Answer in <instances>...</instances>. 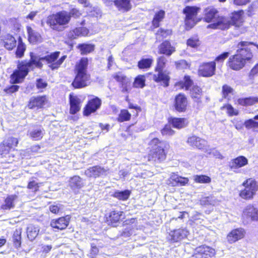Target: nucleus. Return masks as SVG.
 Listing matches in <instances>:
<instances>
[{
	"mask_svg": "<svg viewBox=\"0 0 258 258\" xmlns=\"http://www.w3.org/2000/svg\"><path fill=\"white\" fill-rule=\"evenodd\" d=\"M249 44L247 41H241L238 44L236 54L231 56L228 59V66L231 69L240 70L251 60L253 54L249 47Z\"/></svg>",
	"mask_w": 258,
	"mask_h": 258,
	"instance_id": "f257e3e1",
	"label": "nucleus"
},
{
	"mask_svg": "<svg viewBox=\"0 0 258 258\" xmlns=\"http://www.w3.org/2000/svg\"><path fill=\"white\" fill-rule=\"evenodd\" d=\"M30 60L29 61H22L19 62L18 70L15 71L11 75V81L13 83H19L28 74L30 70H32L34 67L41 68L42 63L39 61V56L33 53L30 54Z\"/></svg>",
	"mask_w": 258,
	"mask_h": 258,
	"instance_id": "f03ea898",
	"label": "nucleus"
},
{
	"mask_svg": "<svg viewBox=\"0 0 258 258\" xmlns=\"http://www.w3.org/2000/svg\"><path fill=\"white\" fill-rule=\"evenodd\" d=\"M218 13V11L214 8L209 7L205 10V21L208 23L214 22L209 25L208 27L221 30L228 29L230 26L229 21L227 18L219 17Z\"/></svg>",
	"mask_w": 258,
	"mask_h": 258,
	"instance_id": "7ed1b4c3",
	"label": "nucleus"
},
{
	"mask_svg": "<svg viewBox=\"0 0 258 258\" xmlns=\"http://www.w3.org/2000/svg\"><path fill=\"white\" fill-rule=\"evenodd\" d=\"M150 152L149 154V160L160 162L166 158L164 148H166V143L161 141L157 138L151 140L149 144Z\"/></svg>",
	"mask_w": 258,
	"mask_h": 258,
	"instance_id": "20e7f679",
	"label": "nucleus"
},
{
	"mask_svg": "<svg viewBox=\"0 0 258 258\" xmlns=\"http://www.w3.org/2000/svg\"><path fill=\"white\" fill-rule=\"evenodd\" d=\"M70 21V16L68 11H61L49 16L46 23L52 29L61 31L64 28L63 26L68 24Z\"/></svg>",
	"mask_w": 258,
	"mask_h": 258,
	"instance_id": "39448f33",
	"label": "nucleus"
},
{
	"mask_svg": "<svg viewBox=\"0 0 258 258\" xmlns=\"http://www.w3.org/2000/svg\"><path fill=\"white\" fill-rule=\"evenodd\" d=\"M88 66V59L82 58L79 63L76 66L77 75L72 85L75 88L84 87L87 85L89 77L86 74V69Z\"/></svg>",
	"mask_w": 258,
	"mask_h": 258,
	"instance_id": "423d86ee",
	"label": "nucleus"
},
{
	"mask_svg": "<svg viewBox=\"0 0 258 258\" xmlns=\"http://www.w3.org/2000/svg\"><path fill=\"white\" fill-rule=\"evenodd\" d=\"M167 59L164 56H160L157 60V66L156 71L157 72L153 76V79L156 82L160 83L161 85L164 87H168L169 86V81L170 77L165 72H163V69L165 66Z\"/></svg>",
	"mask_w": 258,
	"mask_h": 258,
	"instance_id": "0eeeda50",
	"label": "nucleus"
},
{
	"mask_svg": "<svg viewBox=\"0 0 258 258\" xmlns=\"http://www.w3.org/2000/svg\"><path fill=\"white\" fill-rule=\"evenodd\" d=\"M244 189L240 193V196L244 199H250L255 195L258 188L256 181L251 178L246 180L243 183Z\"/></svg>",
	"mask_w": 258,
	"mask_h": 258,
	"instance_id": "6e6552de",
	"label": "nucleus"
},
{
	"mask_svg": "<svg viewBox=\"0 0 258 258\" xmlns=\"http://www.w3.org/2000/svg\"><path fill=\"white\" fill-rule=\"evenodd\" d=\"M199 8L196 7L187 6L183 10V13L185 15V22L187 27L191 28L196 22L195 18L196 17Z\"/></svg>",
	"mask_w": 258,
	"mask_h": 258,
	"instance_id": "1a4fd4ad",
	"label": "nucleus"
},
{
	"mask_svg": "<svg viewBox=\"0 0 258 258\" xmlns=\"http://www.w3.org/2000/svg\"><path fill=\"white\" fill-rule=\"evenodd\" d=\"M189 231L186 228H179L170 230L167 236V240L170 242H177L186 238Z\"/></svg>",
	"mask_w": 258,
	"mask_h": 258,
	"instance_id": "9d476101",
	"label": "nucleus"
},
{
	"mask_svg": "<svg viewBox=\"0 0 258 258\" xmlns=\"http://www.w3.org/2000/svg\"><path fill=\"white\" fill-rule=\"evenodd\" d=\"M109 171L108 168H105L100 166H95L86 170L84 173L88 177L97 178L107 176Z\"/></svg>",
	"mask_w": 258,
	"mask_h": 258,
	"instance_id": "9b49d317",
	"label": "nucleus"
},
{
	"mask_svg": "<svg viewBox=\"0 0 258 258\" xmlns=\"http://www.w3.org/2000/svg\"><path fill=\"white\" fill-rule=\"evenodd\" d=\"M216 70L215 61L203 63L199 69L198 73L200 76L204 77H210L213 76Z\"/></svg>",
	"mask_w": 258,
	"mask_h": 258,
	"instance_id": "f8f14e48",
	"label": "nucleus"
},
{
	"mask_svg": "<svg viewBox=\"0 0 258 258\" xmlns=\"http://www.w3.org/2000/svg\"><path fill=\"white\" fill-rule=\"evenodd\" d=\"M196 258H211L215 255V250L208 246L202 245L196 249Z\"/></svg>",
	"mask_w": 258,
	"mask_h": 258,
	"instance_id": "ddd939ff",
	"label": "nucleus"
},
{
	"mask_svg": "<svg viewBox=\"0 0 258 258\" xmlns=\"http://www.w3.org/2000/svg\"><path fill=\"white\" fill-rule=\"evenodd\" d=\"M47 101L46 96L32 97L30 99L28 106L30 109L41 108L47 103Z\"/></svg>",
	"mask_w": 258,
	"mask_h": 258,
	"instance_id": "4468645a",
	"label": "nucleus"
},
{
	"mask_svg": "<svg viewBox=\"0 0 258 258\" xmlns=\"http://www.w3.org/2000/svg\"><path fill=\"white\" fill-rule=\"evenodd\" d=\"M187 100L185 95L179 93L176 95L174 99V107L178 112H184L186 109Z\"/></svg>",
	"mask_w": 258,
	"mask_h": 258,
	"instance_id": "2eb2a0df",
	"label": "nucleus"
},
{
	"mask_svg": "<svg viewBox=\"0 0 258 258\" xmlns=\"http://www.w3.org/2000/svg\"><path fill=\"white\" fill-rule=\"evenodd\" d=\"M101 104V100L98 97L90 100L85 108L84 114L88 116L91 113L95 112L100 108Z\"/></svg>",
	"mask_w": 258,
	"mask_h": 258,
	"instance_id": "dca6fc26",
	"label": "nucleus"
},
{
	"mask_svg": "<svg viewBox=\"0 0 258 258\" xmlns=\"http://www.w3.org/2000/svg\"><path fill=\"white\" fill-rule=\"evenodd\" d=\"M188 179L186 177L180 176L178 175L172 173L167 180V184L172 186H184L188 182Z\"/></svg>",
	"mask_w": 258,
	"mask_h": 258,
	"instance_id": "f3484780",
	"label": "nucleus"
},
{
	"mask_svg": "<svg viewBox=\"0 0 258 258\" xmlns=\"http://www.w3.org/2000/svg\"><path fill=\"white\" fill-rule=\"evenodd\" d=\"M70 220L69 216L62 217L57 219L52 220L50 222V226L53 228L63 230L68 226Z\"/></svg>",
	"mask_w": 258,
	"mask_h": 258,
	"instance_id": "a211bd4d",
	"label": "nucleus"
},
{
	"mask_svg": "<svg viewBox=\"0 0 258 258\" xmlns=\"http://www.w3.org/2000/svg\"><path fill=\"white\" fill-rule=\"evenodd\" d=\"M187 143L190 146L199 149H203L206 146L207 143L204 139L196 136L188 137Z\"/></svg>",
	"mask_w": 258,
	"mask_h": 258,
	"instance_id": "6ab92c4d",
	"label": "nucleus"
},
{
	"mask_svg": "<svg viewBox=\"0 0 258 258\" xmlns=\"http://www.w3.org/2000/svg\"><path fill=\"white\" fill-rule=\"evenodd\" d=\"M89 30L85 27H78L70 31L67 37L70 39H76L79 37L85 36L88 35Z\"/></svg>",
	"mask_w": 258,
	"mask_h": 258,
	"instance_id": "aec40b11",
	"label": "nucleus"
},
{
	"mask_svg": "<svg viewBox=\"0 0 258 258\" xmlns=\"http://www.w3.org/2000/svg\"><path fill=\"white\" fill-rule=\"evenodd\" d=\"M244 235V231L242 228L233 230L227 235V240L231 243L241 239Z\"/></svg>",
	"mask_w": 258,
	"mask_h": 258,
	"instance_id": "412c9836",
	"label": "nucleus"
},
{
	"mask_svg": "<svg viewBox=\"0 0 258 258\" xmlns=\"http://www.w3.org/2000/svg\"><path fill=\"white\" fill-rule=\"evenodd\" d=\"M248 164V160L243 156H240L229 162V166L232 169L242 167Z\"/></svg>",
	"mask_w": 258,
	"mask_h": 258,
	"instance_id": "4be33fe9",
	"label": "nucleus"
},
{
	"mask_svg": "<svg viewBox=\"0 0 258 258\" xmlns=\"http://www.w3.org/2000/svg\"><path fill=\"white\" fill-rule=\"evenodd\" d=\"M243 216L250 218L252 221H258V210L252 205H248L243 212Z\"/></svg>",
	"mask_w": 258,
	"mask_h": 258,
	"instance_id": "5701e85b",
	"label": "nucleus"
},
{
	"mask_svg": "<svg viewBox=\"0 0 258 258\" xmlns=\"http://www.w3.org/2000/svg\"><path fill=\"white\" fill-rule=\"evenodd\" d=\"M69 185L72 190H75L83 187L84 183L82 178L79 176L75 175L70 178Z\"/></svg>",
	"mask_w": 258,
	"mask_h": 258,
	"instance_id": "b1692460",
	"label": "nucleus"
},
{
	"mask_svg": "<svg viewBox=\"0 0 258 258\" xmlns=\"http://www.w3.org/2000/svg\"><path fill=\"white\" fill-rule=\"evenodd\" d=\"M174 51L175 48L168 41H164L159 46V52L161 54L170 56Z\"/></svg>",
	"mask_w": 258,
	"mask_h": 258,
	"instance_id": "393cba45",
	"label": "nucleus"
},
{
	"mask_svg": "<svg viewBox=\"0 0 258 258\" xmlns=\"http://www.w3.org/2000/svg\"><path fill=\"white\" fill-rule=\"evenodd\" d=\"M70 113L74 114L80 110V99L76 96L70 95Z\"/></svg>",
	"mask_w": 258,
	"mask_h": 258,
	"instance_id": "a878e982",
	"label": "nucleus"
},
{
	"mask_svg": "<svg viewBox=\"0 0 258 258\" xmlns=\"http://www.w3.org/2000/svg\"><path fill=\"white\" fill-rule=\"evenodd\" d=\"M123 212L118 210L112 211L110 212L107 221L111 223L113 226H115L123 216Z\"/></svg>",
	"mask_w": 258,
	"mask_h": 258,
	"instance_id": "bb28decb",
	"label": "nucleus"
},
{
	"mask_svg": "<svg viewBox=\"0 0 258 258\" xmlns=\"http://www.w3.org/2000/svg\"><path fill=\"white\" fill-rule=\"evenodd\" d=\"M27 31L28 34V40L30 43L41 42V36L38 32L32 29L30 26L27 27Z\"/></svg>",
	"mask_w": 258,
	"mask_h": 258,
	"instance_id": "cd10ccee",
	"label": "nucleus"
},
{
	"mask_svg": "<svg viewBox=\"0 0 258 258\" xmlns=\"http://www.w3.org/2000/svg\"><path fill=\"white\" fill-rule=\"evenodd\" d=\"M242 13V12L241 11L233 13L231 17L230 21L227 18L229 21L230 25H232L237 27H239L241 26L243 23Z\"/></svg>",
	"mask_w": 258,
	"mask_h": 258,
	"instance_id": "c85d7f7f",
	"label": "nucleus"
},
{
	"mask_svg": "<svg viewBox=\"0 0 258 258\" xmlns=\"http://www.w3.org/2000/svg\"><path fill=\"white\" fill-rule=\"evenodd\" d=\"M170 122L173 127L178 129L183 128L188 124V121L185 118H172L170 119Z\"/></svg>",
	"mask_w": 258,
	"mask_h": 258,
	"instance_id": "c756f323",
	"label": "nucleus"
},
{
	"mask_svg": "<svg viewBox=\"0 0 258 258\" xmlns=\"http://www.w3.org/2000/svg\"><path fill=\"white\" fill-rule=\"evenodd\" d=\"M3 42L4 47L8 50H12L16 45V40L10 34L5 36Z\"/></svg>",
	"mask_w": 258,
	"mask_h": 258,
	"instance_id": "7c9ffc66",
	"label": "nucleus"
},
{
	"mask_svg": "<svg viewBox=\"0 0 258 258\" xmlns=\"http://www.w3.org/2000/svg\"><path fill=\"white\" fill-rule=\"evenodd\" d=\"M190 96L194 100V101L201 103L202 96L201 88L197 86H194L190 90Z\"/></svg>",
	"mask_w": 258,
	"mask_h": 258,
	"instance_id": "2f4dec72",
	"label": "nucleus"
},
{
	"mask_svg": "<svg viewBox=\"0 0 258 258\" xmlns=\"http://www.w3.org/2000/svg\"><path fill=\"white\" fill-rule=\"evenodd\" d=\"M114 3L119 10L127 11L131 8L130 0H115Z\"/></svg>",
	"mask_w": 258,
	"mask_h": 258,
	"instance_id": "473e14b6",
	"label": "nucleus"
},
{
	"mask_svg": "<svg viewBox=\"0 0 258 258\" xmlns=\"http://www.w3.org/2000/svg\"><path fill=\"white\" fill-rule=\"evenodd\" d=\"M39 229L38 227L29 225L27 228V237L30 240H34L38 235Z\"/></svg>",
	"mask_w": 258,
	"mask_h": 258,
	"instance_id": "72a5a7b5",
	"label": "nucleus"
},
{
	"mask_svg": "<svg viewBox=\"0 0 258 258\" xmlns=\"http://www.w3.org/2000/svg\"><path fill=\"white\" fill-rule=\"evenodd\" d=\"M17 199V196L12 195L8 196L5 201V204L2 206V208L5 210H10L15 207L14 201Z\"/></svg>",
	"mask_w": 258,
	"mask_h": 258,
	"instance_id": "f704fd0d",
	"label": "nucleus"
},
{
	"mask_svg": "<svg viewBox=\"0 0 258 258\" xmlns=\"http://www.w3.org/2000/svg\"><path fill=\"white\" fill-rule=\"evenodd\" d=\"M59 54L60 52L56 51L44 57H40L39 56V61L41 62V60H45L48 63H50L51 64L56 61V60L58 57Z\"/></svg>",
	"mask_w": 258,
	"mask_h": 258,
	"instance_id": "c9c22d12",
	"label": "nucleus"
},
{
	"mask_svg": "<svg viewBox=\"0 0 258 258\" xmlns=\"http://www.w3.org/2000/svg\"><path fill=\"white\" fill-rule=\"evenodd\" d=\"M26 50V45L22 42V39L19 37L18 39V44L15 52L16 56L17 58H21L23 56L24 52Z\"/></svg>",
	"mask_w": 258,
	"mask_h": 258,
	"instance_id": "e433bc0d",
	"label": "nucleus"
},
{
	"mask_svg": "<svg viewBox=\"0 0 258 258\" xmlns=\"http://www.w3.org/2000/svg\"><path fill=\"white\" fill-rule=\"evenodd\" d=\"M131 191L129 190H124L123 191H115L113 196L119 200L125 201L130 197Z\"/></svg>",
	"mask_w": 258,
	"mask_h": 258,
	"instance_id": "4c0bfd02",
	"label": "nucleus"
},
{
	"mask_svg": "<svg viewBox=\"0 0 258 258\" xmlns=\"http://www.w3.org/2000/svg\"><path fill=\"white\" fill-rule=\"evenodd\" d=\"M22 231V228H19L17 229L14 232L13 235V241L16 248H18L21 246Z\"/></svg>",
	"mask_w": 258,
	"mask_h": 258,
	"instance_id": "58836bf2",
	"label": "nucleus"
},
{
	"mask_svg": "<svg viewBox=\"0 0 258 258\" xmlns=\"http://www.w3.org/2000/svg\"><path fill=\"white\" fill-rule=\"evenodd\" d=\"M78 48L80 50L81 54H86L94 50V46L90 44H79Z\"/></svg>",
	"mask_w": 258,
	"mask_h": 258,
	"instance_id": "ea45409f",
	"label": "nucleus"
},
{
	"mask_svg": "<svg viewBox=\"0 0 258 258\" xmlns=\"http://www.w3.org/2000/svg\"><path fill=\"white\" fill-rule=\"evenodd\" d=\"M164 15L165 12L162 10L156 13L152 21V24L155 28L158 27L159 26V23L164 18Z\"/></svg>",
	"mask_w": 258,
	"mask_h": 258,
	"instance_id": "a19ab883",
	"label": "nucleus"
},
{
	"mask_svg": "<svg viewBox=\"0 0 258 258\" xmlns=\"http://www.w3.org/2000/svg\"><path fill=\"white\" fill-rule=\"evenodd\" d=\"M43 136V130L38 128L30 132V137L34 140L38 141L42 139Z\"/></svg>",
	"mask_w": 258,
	"mask_h": 258,
	"instance_id": "79ce46f5",
	"label": "nucleus"
},
{
	"mask_svg": "<svg viewBox=\"0 0 258 258\" xmlns=\"http://www.w3.org/2000/svg\"><path fill=\"white\" fill-rule=\"evenodd\" d=\"M238 103L242 106H249L255 103V97H250L245 98H240L238 100Z\"/></svg>",
	"mask_w": 258,
	"mask_h": 258,
	"instance_id": "37998d69",
	"label": "nucleus"
},
{
	"mask_svg": "<svg viewBox=\"0 0 258 258\" xmlns=\"http://www.w3.org/2000/svg\"><path fill=\"white\" fill-rule=\"evenodd\" d=\"M254 119V117L245 120L244 125L247 130L253 129L255 130L258 128V121Z\"/></svg>",
	"mask_w": 258,
	"mask_h": 258,
	"instance_id": "c03bdc74",
	"label": "nucleus"
},
{
	"mask_svg": "<svg viewBox=\"0 0 258 258\" xmlns=\"http://www.w3.org/2000/svg\"><path fill=\"white\" fill-rule=\"evenodd\" d=\"M201 204L203 206H209V205H215L217 201L213 197H207L203 198L201 201Z\"/></svg>",
	"mask_w": 258,
	"mask_h": 258,
	"instance_id": "a18cd8bd",
	"label": "nucleus"
},
{
	"mask_svg": "<svg viewBox=\"0 0 258 258\" xmlns=\"http://www.w3.org/2000/svg\"><path fill=\"white\" fill-rule=\"evenodd\" d=\"M234 90L230 86L227 85H224L222 87L223 97L228 100L231 97V95L233 94Z\"/></svg>",
	"mask_w": 258,
	"mask_h": 258,
	"instance_id": "49530a36",
	"label": "nucleus"
},
{
	"mask_svg": "<svg viewBox=\"0 0 258 258\" xmlns=\"http://www.w3.org/2000/svg\"><path fill=\"white\" fill-rule=\"evenodd\" d=\"M192 84V81L190 79V77L188 76H185L184 78L183 81L179 82L176 84V85H179L182 88L185 87V89L187 90Z\"/></svg>",
	"mask_w": 258,
	"mask_h": 258,
	"instance_id": "de8ad7c7",
	"label": "nucleus"
},
{
	"mask_svg": "<svg viewBox=\"0 0 258 258\" xmlns=\"http://www.w3.org/2000/svg\"><path fill=\"white\" fill-rule=\"evenodd\" d=\"M153 61L152 58H143L138 62V67L141 69L149 68Z\"/></svg>",
	"mask_w": 258,
	"mask_h": 258,
	"instance_id": "09e8293b",
	"label": "nucleus"
},
{
	"mask_svg": "<svg viewBox=\"0 0 258 258\" xmlns=\"http://www.w3.org/2000/svg\"><path fill=\"white\" fill-rule=\"evenodd\" d=\"M18 140L17 138L10 137L3 141L4 145L7 146L10 149H12L17 146L18 144Z\"/></svg>",
	"mask_w": 258,
	"mask_h": 258,
	"instance_id": "8fccbe9b",
	"label": "nucleus"
},
{
	"mask_svg": "<svg viewBox=\"0 0 258 258\" xmlns=\"http://www.w3.org/2000/svg\"><path fill=\"white\" fill-rule=\"evenodd\" d=\"M131 116V114L127 110H121L117 118V120L119 122L127 121L130 119Z\"/></svg>",
	"mask_w": 258,
	"mask_h": 258,
	"instance_id": "3c124183",
	"label": "nucleus"
},
{
	"mask_svg": "<svg viewBox=\"0 0 258 258\" xmlns=\"http://www.w3.org/2000/svg\"><path fill=\"white\" fill-rule=\"evenodd\" d=\"M133 227L132 226H129L124 228L122 231L120 232L119 236L122 238H127L131 236L134 232Z\"/></svg>",
	"mask_w": 258,
	"mask_h": 258,
	"instance_id": "603ef678",
	"label": "nucleus"
},
{
	"mask_svg": "<svg viewBox=\"0 0 258 258\" xmlns=\"http://www.w3.org/2000/svg\"><path fill=\"white\" fill-rule=\"evenodd\" d=\"M194 180L198 183H207L211 181V178L206 175H195L194 177Z\"/></svg>",
	"mask_w": 258,
	"mask_h": 258,
	"instance_id": "864d4df0",
	"label": "nucleus"
},
{
	"mask_svg": "<svg viewBox=\"0 0 258 258\" xmlns=\"http://www.w3.org/2000/svg\"><path fill=\"white\" fill-rule=\"evenodd\" d=\"M68 14L70 16V20L71 18H73L74 19H78L80 18L82 15V13L81 12V11L76 8H73L71 9L69 12H68Z\"/></svg>",
	"mask_w": 258,
	"mask_h": 258,
	"instance_id": "5fc2aeb1",
	"label": "nucleus"
},
{
	"mask_svg": "<svg viewBox=\"0 0 258 258\" xmlns=\"http://www.w3.org/2000/svg\"><path fill=\"white\" fill-rule=\"evenodd\" d=\"M145 79L143 76H138L134 83V86L136 88H143L145 86Z\"/></svg>",
	"mask_w": 258,
	"mask_h": 258,
	"instance_id": "6e6d98bb",
	"label": "nucleus"
},
{
	"mask_svg": "<svg viewBox=\"0 0 258 258\" xmlns=\"http://www.w3.org/2000/svg\"><path fill=\"white\" fill-rule=\"evenodd\" d=\"M187 45L192 47H196L200 45V41L197 37L189 38L187 41Z\"/></svg>",
	"mask_w": 258,
	"mask_h": 258,
	"instance_id": "4d7b16f0",
	"label": "nucleus"
},
{
	"mask_svg": "<svg viewBox=\"0 0 258 258\" xmlns=\"http://www.w3.org/2000/svg\"><path fill=\"white\" fill-rule=\"evenodd\" d=\"M66 58V56L63 55L62 57H61V58H59L58 60H57L55 62L50 64L49 66V67L52 70L57 69L62 64V63L63 62V61L65 60Z\"/></svg>",
	"mask_w": 258,
	"mask_h": 258,
	"instance_id": "13d9d810",
	"label": "nucleus"
},
{
	"mask_svg": "<svg viewBox=\"0 0 258 258\" xmlns=\"http://www.w3.org/2000/svg\"><path fill=\"white\" fill-rule=\"evenodd\" d=\"M161 134L163 136H172L174 134V131L171 128L170 125H166L161 130Z\"/></svg>",
	"mask_w": 258,
	"mask_h": 258,
	"instance_id": "bf43d9fd",
	"label": "nucleus"
},
{
	"mask_svg": "<svg viewBox=\"0 0 258 258\" xmlns=\"http://www.w3.org/2000/svg\"><path fill=\"white\" fill-rule=\"evenodd\" d=\"M176 68L178 69H185L189 67V64L183 59L180 60L175 63Z\"/></svg>",
	"mask_w": 258,
	"mask_h": 258,
	"instance_id": "052dcab7",
	"label": "nucleus"
},
{
	"mask_svg": "<svg viewBox=\"0 0 258 258\" xmlns=\"http://www.w3.org/2000/svg\"><path fill=\"white\" fill-rule=\"evenodd\" d=\"M228 114L230 116L237 115L238 114V110L235 109L231 105L228 104L225 106Z\"/></svg>",
	"mask_w": 258,
	"mask_h": 258,
	"instance_id": "680f3d73",
	"label": "nucleus"
},
{
	"mask_svg": "<svg viewBox=\"0 0 258 258\" xmlns=\"http://www.w3.org/2000/svg\"><path fill=\"white\" fill-rule=\"evenodd\" d=\"M39 187L38 183L35 181H30L27 185L28 188L33 190L34 192L38 191Z\"/></svg>",
	"mask_w": 258,
	"mask_h": 258,
	"instance_id": "e2e57ef3",
	"label": "nucleus"
},
{
	"mask_svg": "<svg viewBox=\"0 0 258 258\" xmlns=\"http://www.w3.org/2000/svg\"><path fill=\"white\" fill-rule=\"evenodd\" d=\"M11 149H10L7 146L4 145L3 142L0 144V154L5 156L6 155L9 153Z\"/></svg>",
	"mask_w": 258,
	"mask_h": 258,
	"instance_id": "0e129e2a",
	"label": "nucleus"
},
{
	"mask_svg": "<svg viewBox=\"0 0 258 258\" xmlns=\"http://www.w3.org/2000/svg\"><path fill=\"white\" fill-rule=\"evenodd\" d=\"M114 79H115L117 82L123 83L125 82L126 77L123 75L121 73H118L115 74L113 76Z\"/></svg>",
	"mask_w": 258,
	"mask_h": 258,
	"instance_id": "69168bd1",
	"label": "nucleus"
},
{
	"mask_svg": "<svg viewBox=\"0 0 258 258\" xmlns=\"http://www.w3.org/2000/svg\"><path fill=\"white\" fill-rule=\"evenodd\" d=\"M47 85L46 82L42 79H38L36 80V86L38 89L45 88Z\"/></svg>",
	"mask_w": 258,
	"mask_h": 258,
	"instance_id": "338daca9",
	"label": "nucleus"
},
{
	"mask_svg": "<svg viewBox=\"0 0 258 258\" xmlns=\"http://www.w3.org/2000/svg\"><path fill=\"white\" fill-rule=\"evenodd\" d=\"M258 75V63L255 64L249 73V77L252 79Z\"/></svg>",
	"mask_w": 258,
	"mask_h": 258,
	"instance_id": "774afa93",
	"label": "nucleus"
}]
</instances>
